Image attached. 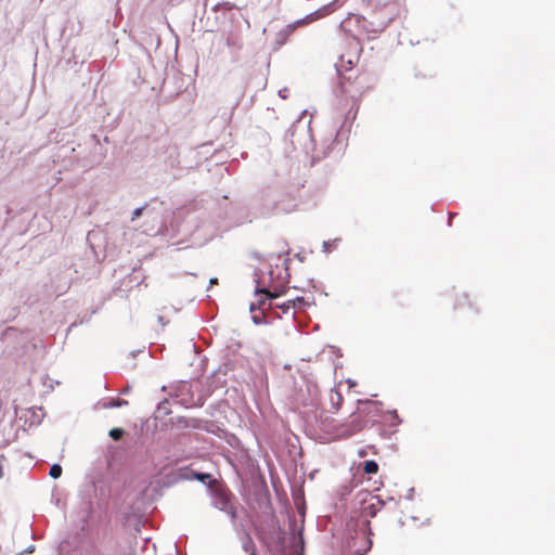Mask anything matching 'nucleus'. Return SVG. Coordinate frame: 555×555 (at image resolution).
<instances>
[{"label": "nucleus", "mask_w": 555, "mask_h": 555, "mask_svg": "<svg viewBox=\"0 0 555 555\" xmlns=\"http://www.w3.org/2000/svg\"><path fill=\"white\" fill-rule=\"evenodd\" d=\"M150 460L156 473L142 490V495L155 502L164 495V489H169L179 482L186 481L185 466L176 467L179 460L170 455L162 456L158 450L151 451Z\"/></svg>", "instance_id": "1"}, {"label": "nucleus", "mask_w": 555, "mask_h": 555, "mask_svg": "<svg viewBox=\"0 0 555 555\" xmlns=\"http://www.w3.org/2000/svg\"><path fill=\"white\" fill-rule=\"evenodd\" d=\"M263 274L264 272L258 268L254 270V275L256 276L254 295L259 296V299L249 305V312L251 313V322L255 325H267L271 324L273 319H281V315L276 313L271 317L270 311L274 309L273 301L284 296L287 292V286L279 284L278 280L274 283H270L271 287L261 284L260 276Z\"/></svg>", "instance_id": "2"}, {"label": "nucleus", "mask_w": 555, "mask_h": 555, "mask_svg": "<svg viewBox=\"0 0 555 555\" xmlns=\"http://www.w3.org/2000/svg\"><path fill=\"white\" fill-rule=\"evenodd\" d=\"M372 530L370 528V520L359 519L350 516L346 520L344 543L346 551L351 555H365L373 545L371 539Z\"/></svg>", "instance_id": "3"}, {"label": "nucleus", "mask_w": 555, "mask_h": 555, "mask_svg": "<svg viewBox=\"0 0 555 555\" xmlns=\"http://www.w3.org/2000/svg\"><path fill=\"white\" fill-rule=\"evenodd\" d=\"M398 9L395 3H384L376 7L369 17L363 20L362 28L369 38H376L396 18Z\"/></svg>", "instance_id": "4"}, {"label": "nucleus", "mask_w": 555, "mask_h": 555, "mask_svg": "<svg viewBox=\"0 0 555 555\" xmlns=\"http://www.w3.org/2000/svg\"><path fill=\"white\" fill-rule=\"evenodd\" d=\"M207 494L210 498L211 506L228 515L232 521L237 518V512L234 505L235 496L223 481H220L216 487L209 489Z\"/></svg>", "instance_id": "5"}, {"label": "nucleus", "mask_w": 555, "mask_h": 555, "mask_svg": "<svg viewBox=\"0 0 555 555\" xmlns=\"http://www.w3.org/2000/svg\"><path fill=\"white\" fill-rule=\"evenodd\" d=\"M86 145L89 149V153L81 155L78 153L75 157L80 163V166L85 169H91L99 166L106 157L107 149L101 142L98 134H91L86 141Z\"/></svg>", "instance_id": "6"}, {"label": "nucleus", "mask_w": 555, "mask_h": 555, "mask_svg": "<svg viewBox=\"0 0 555 555\" xmlns=\"http://www.w3.org/2000/svg\"><path fill=\"white\" fill-rule=\"evenodd\" d=\"M353 509H359L363 515L375 517L386 505L380 495H373L369 490H360L352 501Z\"/></svg>", "instance_id": "7"}, {"label": "nucleus", "mask_w": 555, "mask_h": 555, "mask_svg": "<svg viewBox=\"0 0 555 555\" xmlns=\"http://www.w3.org/2000/svg\"><path fill=\"white\" fill-rule=\"evenodd\" d=\"M178 402L189 409L195 408V384L189 380H180L175 388Z\"/></svg>", "instance_id": "8"}, {"label": "nucleus", "mask_w": 555, "mask_h": 555, "mask_svg": "<svg viewBox=\"0 0 555 555\" xmlns=\"http://www.w3.org/2000/svg\"><path fill=\"white\" fill-rule=\"evenodd\" d=\"M227 199L228 197L224 195L222 203H218L217 211L208 221L218 230H228L231 227L238 225V222L230 220Z\"/></svg>", "instance_id": "9"}, {"label": "nucleus", "mask_w": 555, "mask_h": 555, "mask_svg": "<svg viewBox=\"0 0 555 555\" xmlns=\"http://www.w3.org/2000/svg\"><path fill=\"white\" fill-rule=\"evenodd\" d=\"M220 371V369L216 370L207 378V385L202 384V382L195 383V408L204 406L206 400L212 395L214 383L218 378Z\"/></svg>", "instance_id": "10"}, {"label": "nucleus", "mask_w": 555, "mask_h": 555, "mask_svg": "<svg viewBox=\"0 0 555 555\" xmlns=\"http://www.w3.org/2000/svg\"><path fill=\"white\" fill-rule=\"evenodd\" d=\"M289 251L291 250L287 249L286 251H282V253H278V254L271 253L268 255H262L259 251L255 250V251H251L250 256L254 259H257L259 261L268 262V264H269V270H268L269 283H274L275 280L280 279V274H275V270L273 268V261H279L283 256L288 255ZM274 267L278 268L279 263L274 262Z\"/></svg>", "instance_id": "11"}, {"label": "nucleus", "mask_w": 555, "mask_h": 555, "mask_svg": "<svg viewBox=\"0 0 555 555\" xmlns=\"http://www.w3.org/2000/svg\"><path fill=\"white\" fill-rule=\"evenodd\" d=\"M185 477L186 480H196L206 487V492H209V489L216 487L220 480H217L212 474L206 472H197L192 469L190 466H185Z\"/></svg>", "instance_id": "12"}, {"label": "nucleus", "mask_w": 555, "mask_h": 555, "mask_svg": "<svg viewBox=\"0 0 555 555\" xmlns=\"http://www.w3.org/2000/svg\"><path fill=\"white\" fill-rule=\"evenodd\" d=\"M365 423V420L361 415H354L353 413L352 418L346 424L341 425L340 436L344 438H349L353 436L354 434L359 433L364 428Z\"/></svg>", "instance_id": "13"}, {"label": "nucleus", "mask_w": 555, "mask_h": 555, "mask_svg": "<svg viewBox=\"0 0 555 555\" xmlns=\"http://www.w3.org/2000/svg\"><path fill=\"white\" fill-rule=\"evenodd\" d=\"M298 206V199L296 196L288 194V199L285 201L284 198H279L274 201L272 210L275 214H288Z\"/></svg>", "instance_id": "14"}, {"label": "nucleus", "mask_w": 555, "mask_h": 555, "mask_svg": "<svg viewBox=\"0 0 555 555\" xmlns=\"http://www.w3.org/2000/svg\"><path fill=\"white\" fill-rule=\"evenodd\" d=\"M178 234L179 229L178 225L173 223V219H171L169 224L167 223V220H164L156 232V235L168 240L175 238Z\"/></svg>", "instance_id": "15"}, {"label": "nucleus", "mask_w": 555, "mask_h": 555, "mask_svg": "<svg viewBox=\"0 0 555 555\" xmlns=\"http://www.w3.org/2000/svg\"><path fill=\"white\" fill-rule=\"evenodd\" d=\"M362 478H363L362 476L358 477L357 475H353V477L351 478V480L348 483L343 485L337 492L339 500L346 501L347 498L353 491V489L357 488L362 482Z\"/></svg>", "instance_id": "16"}, {"label": "nucleus", "mask_w": 555, "mask_h": 555, "mask_svg": "<svg viewBox=\"0 0 555 555\" xmlns=\"http://www.w3.org/2000/svg\"><path fill=\"white\" fill-rule=\"evenodd\" d=\"M337 0H335L334 2L332 3H328V4H325L323 7H321L320 9L309 13L306 15V20H308L309 23H312L314 21H318L328 14H331L333 11H334V3L336 2Z\"/></svg>", "instance_id": "17"}, {"label": "nucleus", "mask_w": 555, "mask_h": 555, "mask_svg": "<svg viewBox=\"0 0 555 555\" xmlns=\"http://www.w3.org/2000/svg\"><path fill=\"white\" fill-rule=\"evenodd\" d=\"M294 31L295 29L293 28V25L287 24L283 29H281L276 34L275 44L278 47H282L283 44H285Z\"/></svg>", "instance_id": "18"}, {"label": "nucleus", "mask_w": 555, "mask_h": 555, "mask_svg": "<svg viewBox=\"0 0 555 555\" xmlns=\"http://www.w3.org/2000/svg\"><path fill=\"white\" fill-rule=\"evenodd\" d=\"M292 496H293L295 504L297 505L298 512L301 513L300 504L305 503V494H304L302 487H300V486L292 487Z\"/></svg>", "instance_id": "19"}, {"label": "nucleus", "mask_w": 555, "mask_h": 555, "mask_svg": "<svg viewBox=\"0 0 555 555\" xmlns=\"http://www.w3.org/2000/svg\"><path fill=\"white\" fill-rule=\"evenodd\" d=\"M362 470L366 475H375L378 473V463L374 460H366L362 464Z\"/></svg>", "instance_id": "20"}, {"label": "nucleus", "mask_w": 555, "mask_h": 555, "mask_svg": "<svg viewBox=\"0 0 555 555\" xmlns=\"http://www.w3.org/2000/svg\"><path fill=\"white\" fill-rule=\"evenodd\" d=\"M171 425L177 429H188L190 428L189 425V417L186 416H175L170 418Z\"/></svg>", "instance_id": "21"}, {"label": "nucleus", "mask_w": 555, "mask_h": 555, "mask_svg": "<svg viewBox=\"0 0 555 555\" xmlns=\"http://www.w3.org/2000/svg\"><path fill=\"white\" fill-rule=\"evenodd\" d=\"M312 300L310 301L308 298H305V297H301V296H298L296 297L295 299H292V301H294V310H304L306 309L308 306H310L311 304L314 302V297L311 298Z\"/></svg>", "instance_id": "22"}, {"label": "nucleus", "mask_w": 555, "mask_h": 555, "mask_svg": "<svg viewBox=\"0 0 555 555\" xmlns=\"http://www.w3.org/2000/svg\"><path fill=\"white\" fill-rule=\"evenodd\" d=\"M189 425H190V428H192V429L208 430V426L206 424V420L196 418V417H189Z\"/></svg>", "instance_id": "23"}, {"label": "nucleus", "mask_w": 555, "mask_h": 555, "mask_svg": "<svg viewBox=\"0 0 555 555\" xmlns=\"http://www.w3.org/2000/svg\"><path fill=\"white\" fill-rule=\"evenodd\" d=\"M289 262H291L289 258H285L283 260L284 276H282V274L279 273L280 274V279H278V283L279 284H284L286 286V284L289 281V278H291V274H289Z\"/></svg>", "instance_id": "24"}, {"label": "nucleus", "mask_w": 555, "mask_h": 555, "mask_svg": "<svg viewBox=\"0 0 555 555\" xmlns=\"http://www.w3.org/2000/svg\"><path fill=\"white\" fill-rule=\"evenodd\" d=\"M352 68V62L351 61H344V56L340 57L339 63L335 64V69L338 76H343L344 72H348Z\"/></svg>", "instance_id": "25"}, {"label": "nucleus", "mask_w": 555, "mask_h": 555, "mask_svg": "<svg viewBox=\"0 0 555 555\" xmlns=\"http://www.w3.org/2000/svg\"><path fill=\"white\" fill-rule=\"evenodd\" d=\"M464 305H466L469 309L474 310L475 313L478 312V310L474 308V305L469 300L468 294H466V293H464L462 295V297L456 300V302L454 304V308L457 309V308H460V307H462Z\"/></svg>", "instance_id": "26"}, {"label": "nucleus", "mask_w": 555, "mask_h": 555, "mask_svg": "<svg viewBox=\"0 0 555 555\" xmlns=\"http://www.w3.org/2000/svg\"><path fill=\"white\" fill-rule=\"evenodd\" d=\"M127 404H128L127 400L118 399V398H111L107 402H105L103 404V406L105 409H115V408H120V406H124Z\"/></svg>", "instance_id": "27"}, {"label": "nucleus", "mask_w": 555, "mask_h": 555, "mask_svg": "<svg viewBox=\"0 0 555 555\" xmlns=\"http://www.w3.org/2000/svg\"><path fill=\"white\" fill-rule=\"evenodd\" d=\"M339 242H340L339 237L334 238V240L324 241L323 244H322L323 251L324 253H331L332 250L337 248V245H338Z\"/></svg>", "instance_id": "28"}, {"label": "nucleus", "mask_w": 555, "mask_h": 555, "mask_svg": "<svg viewBox=\"0 0 555 555\" xmlns=\"http://www.w3.org/2000/svg\"><path fill=\"white\" fill-rule=\"evenodd\" d=\"M62 473H63V468L60 464L54 463L50 466L49 476L52 479H59L62 476Z\"/></svg>", "instance_id": "29"}, {"label": "nucleus", "mask_w": 555, "mask_h": 555, "mask_svg": "<svg viewBox=\"0 0 555 555\" xmlns=\"http://www.w3.org/2000/svg\"><path fill=\"white\" fill-rule=\"evenodd\" d=\"M92 512H93V507H92V503L91 501L88 502V506H87V513L86 515L82 517V525H81V530L83 531L85 528L88 526L89 524V520L90 518L92 517Z\"/></svg>", "instance_id": "30"}, {"label": "nucleus", "mask_w": 555, "mask_h": 555, "mask_svg": "<svg viewBox=\"0 0 555 555\" xmlns=\"http://www.w3.org/2000/svg\"><path fill=\"white\" fill-rule=\"evenodd\" d=\"M125 435V429L121 428V427H113L112 429H109L108 431V436L113 439V440H119L121 439V437Z\"/></svg>", "instance_id": "31"}, {"label": "nucleus", "mask_w": 555, "mask_h": 555, "mask_svg": "<svg viewBox=\"0 0 555 555\" xmlns=\"http://www.w3.org/2000/svg\"><path fill=\"white\" fill-rule=\"evenodd\" d=\"M275 308H279L282 311V313L286 314L292 309L294 310V301H292V299H291V300H287V301L279 304V305L274 304V309Z\"/></svg>", "instance_id": "32"}, {"label": "nucleus", "mask_w": 555, "mask_h": 555, "mask_svg": "<svg viewBox=\"0 0 555 555\" xmlns=\"http://www.w3.org/2000/svg\"><path fill=\"white\" fill-rule=\"evenodd\" d=\"M388 414L391 417V420H390L391 427H397L398 425H400L402 423V420L400 418L397 410H391L388 412Z\"/></svg>", "instance_id": "33"}, {"label": "nucleus", "mask_w": 555, "mask_h": 555, "mask_svg": "<svg viewBox=\"0 0 555 555\" xmlns=\"http://www.w3.org/2000/svg\"><path fill=\"white\" fill-rule=\"evenodd\" d=\"M147 208H149L147 203H144L142 206L134 208L132 211L131 220L133 221V220L140 218L143 215V211L146 210Z\"/></svg>", "instance_id": "34"}, {"label": "nucleus", "mask_w": 555, "mask_h": 555, "mask_svg": "<svg viewBox=\"0 0 555 555\" xmlns=\"http://www.w3.org/2000/svg\"><path fill=\"white\" fill-rule=\"evenodd\" d=\"M206 424L208 426V430H205L206 433L216 435L220 429L219 425L215 421H206Z\"/></svg>", "instance_id": "35"}, {"label": "nucleus", "mask_w": 555, "mask_h": 555, "mask_svg": "<svg viewBox=\"0 0 555 555\" xmlns=\"http://www.w3.org/2000/svg\"><path fill=\"white\" fill-rule=\"evenodd\" d=\"M295 134V124H292L285 131H284V134H283V139L285 141H288V140H292V138L294 137Z\"/></svg>", "instance_id": "36"}, {"label": "nucleus", "mask_w": 555, "mask_h": 555, "mask_svg": "<svg viewBox=\"0 0 555 555\" xmlns=\"http://www.w3.org/2000/svg\"><path fill=\"white\" fill-rule=\"evenodd\" d=\"M98 312V309H94L91 311V313L88 315V317H82L79 321H75L74 323H72L69 330L74 326H77L78 324H83V323H87L90 321L91 319V315L96 313Z\"/></svg>", "instance_id": "37"}, {"label": "nucleus", "mask_w": 555, "mask_h": 555, "mask_svg": "<svg viewBox=\"0 0 555 555\" xmlns=\"http://www.w3.org/2000/svg\"><path fill=\"white\" fill-rule=\"evenodd\" d=\"M70 544L68 541H62L57 546V555H63L69 548Z\"/></svg>", "instance_id": "38"}, {"label": "nucleus", "mask_w": 555, "mask_h": 555, "mask_svg": "<svg viewBox=\"0 0 555 555\" xmlns=\"http://www.w3.org/2000/svg\"><path fill=\"white\" fill-rule=\"evenodd\" d=\"M307 24H310V23L308 22V20H306V16L298 18L295 22L291 23V25H293L294 29H296L299 26L307 25Z\"/></svg>", "instance_id": "39"}, {"label": "nucleus", "mask_w": 555, "mask_h": 555, "mask_svg": "<svg viewBox=\"0 0 555 555\" xmlns=\"http://www.w3.org/2000/svg\"><path fill=\"white\" fill-rule=\"evenodd\" d=\"M359 403L363 404L364 406H378L382 405V402L379 401H372V400H364V401H358Z\"/></svg>", "instance_id": "40"}, {"label": "nucleus", "mask_w": 555, "mask_h": 555, "mask_svg": "<svg viewBox=\"0 0 555 555\" xmlns=\"http://www.w3.org/2000/svg\"><path fill=\"white\" fill-rule=\"evenodd\" d=\"M168 401L167 400H164L163 402L159 403L158 408H157V411L158 412H163L164 414H168L169 411H168Z\"/></svg>", "instance_id": "41"}, {"label": "nucleus", "mask_w": 555, "mask_h": 555, "mask_svg": "<svg viewBox=\"0 0 555 555\" xmlns=\"http://www.w3.org/2000/svg\"><path fill=\"white\" fill-rule=\"evenodd\" d=\"M160 350H162V347H159V346L154 347L153 345H151L149 348V354H150V357H155L156 352H158Z\"/></svg>", "instance_id": "42"}, {"label": "nucleus", "mask_w": 555, "mask_h": 555, "mask_svg": "<svg viewBox=\"0 0 555 555\" xmlns=\"http://www.w3.org/2000/svg\"><path fill=\"white\" fill-rule=\"evenodd\" d=\"M221 7H224L225 9L230 10V9H232V8H233V4H231V3H229V2H225V3H223V4H221V3H217L216 5H214L212 10H214V11H217V10H219V8H221Z\"/></svg>", "instance_id": "43"}, {"label": "nucleus", "mask_w": 555, "mask_h": 555, "mask_svg": "<svg viewBox=\"0 0 555 555\" xmlns=\"http://www.w3.org/2000/svg\"><path fill=\"white\" fill-rule=\"evenodd\" d=\"M90 248H91V250H92V253H93V255H94L95 259H96L98 261H100V256H99L98 251L95 250L94 245H93V244H90ZM104 258H105V254H103V255H102L101 260H104Z\"/></svg>", "instance_id": "44"}, {"label": "nucleus", "mask_w": 555, "mask_h": 555, "mask_svg": "<svg viewBox=\"0 0 555 555\" xmlns=\"http://www.w3.org/2000/svg\"><path fill=\"white\" fill-rule=\"evenodd\" d=\"M279 96L281 99H286L288 96V89L287 88H283V89L279 90Z\"/></svg>", "instance_id": "45"}, {"label": "nucleus", "mask_w": 555, "mask_h": 555, "mask_svg": "<svg viewBox=\"0 0 555 555\" xmlns=\"http://www.w3.org/2000/svg\"><path fill=\"white\" fill-rule=\"evenodd\" d=\"M414 488H410L405 494V499L409 500V501H412L413 500V496H414Z\"/></svg>", "instance_id": "46"}, {"label": "nucleus", "mask_w": 555, "mask_h": 555, "mask_svg": "<svg viewBox=\"0 0 555 555\" xmlns=\"http://www.w3.org/2000/svg\"><path fill=\"white\" fill-rule=\"evenodd\" d=\"M215 411H216V406L210 404L207 409H206V413L209 415V416H214L215 415Z\"/></svg>", "instance_id": "47"}, {"label": "nucleus", "mask_w": 555, "mask_h": 555, "mask_svg": "<svg viewBox=\"0 0 555 555\" xmlns=\"http://www.w3.org/2000/svg\"><path fill=\"white\" fill-rule=\"evenodd\" d=\"M359 457H365L367 455V450L365 448H360L358 450Z\"/></svg>", "instance_id": "48"}, {"label": "nucleus", "mask_w": 555, "mask_h": 555, "mask_svg": "<svg viewBox=\"0 0 555 555\" xmlns=\"http://www.w3.org/2000/svg\"><path fill=\"white\" fill-rule=\"evenodd\" d=\"M34 551H35V545H29V546L24 551V553H26V554H30V553H33Z\"/></svg>", "instance_id": "49"}, {"label": "nucleus", "mask_w": 555, "mask_h": 555, "mask_svg": "<svg viewBox=\"0 0 555 555\" xmlns=\"http://www.w3.org/2000/svg\"><path fill=\"white\" fill-rule=\"evenodd\" d=\"M347 384H348V386H349V387H353V386H356V385H357V382H356V380H353V379H351V378H348V379H347Z\"/></svg>", "instance_id": "50"}, {"label": "nucleus", "mask_w": 555, "mask_h": 555, "mask_svg": "<svg viewBox=\"0 0 555 555\" xmlns=\"http://www.w3.org/2000/svg\"><path fill=\"white\" fill-rule=\"evenodd\" d=\"M140 352H142V350H132L129 354L132 357V358H135Z\"/></svg>", "instance_id": "51"}, {"label": "nucleus", "mask_w": 555, "mask_h": 555, "mask_svg": "<svg viewBox=\"0 0 555 555\" xmlns=\"http://www.w3.org/2000/svg\"><path fill=\"white\" fill-rule=\"evenodd\" d=\"M295 257L300 261V262H304L305 261V256H302L300 253L296 254Z\"/></svg>", "instance_id": "52"}, {"label": "nucleus", "mask_w": 555, "mask_h": 555, "mask_svg": "<svg viewBox=\"0 0 555 555\" xmlns=\"http://www.w3.org/2000/svg\"><path fill=\"white\" fill-rule=\"evenodd\" d=\"M343 134H344V129H343V128H340V129H339V130H337V132H336V140H338V139H339V137H340V135H343Z\"/></svg>", "instance_id": "53"}, {"label": "nucleus", "mask_w": 555, "mask_h": 555, "mask_svg": "<svg viewBox=\"0 0 555 555\" xmlns=\"http://www.w3.org/2000/svg\"><path fill=\"white\" fill-rule=\"evenodd\" d=\"M218 283V279L217 278H211L209 280V286L214 285V284H217Z\"/></svg>", "instance_id": "54"}, {"label": "nucleus", "mask_w": 555, "mask_h": 555, "mask_svg": "<svg viewBox=\"0 0 555 555\" xmlns=\"http://www.w3.org/2000/svg\"><path fill=\"white\" fill-rule=\"evenodd\" d=\"M262 489H263L264 494H266L267 496H269L270 494H269V490H268V487H267V485H266V483H263Z\"/></svg>", "instance_id": "55"}, {"label": "nucleus", "mask_w": 555, "mask_h": 555, "mask_svg": "<svg viewBox=\"0 0 555 555\" xmlns=\"http://www.w3.org/2000/svg\"><path fill=\"white\" fill-rule=\"evenodd\" d=\"M385 501H386V503H387V502H395V503H397V501H396V499H395L393 496H389V498H387V500H385Z\"/></svg>", "instance_id": "56"}, {"label": "nucleus", "mask_w": 555, "mask_h": 555, "mask_svg": "<svg viewBox=\"0 0 555 555\" xmlns=\"http://www.w3.org/2000/svg\"><path fill=\"white\" fill-rule=\"evenodd\" d=\"M379 435H380L382 437H384V438H389V436L387 435V433H386L385 430H382V431L379 433Z\"/></svg>", "instance_id": "57"}, {"label": "nucleus", "mask_w": 555, "mask_h": 555, "mask_svg": "<svg viewBox=\"0 0 555 555\" xmlns=\"http://www.w3.org/2000/svg\"><path fill=\"white\" fill-rule=\"evenodd\" d=\"M11 212H12V209H11L10 207H7V209H5V215H7V216H10V215H11Z\"/></svg>", "instance_id": "58"}, {"label": "nucleus", "mask_w": 555, "mask_h": 555, "mask_svg": "<svg viewBox=\"0 0 555 555\" xmlns=\"http://www.w3.org/2000/svg\"><path fill=\"white\" fill-rule=\"evenodd\" d=\"M158 321H159L162 324H165V323H164V317L159 315V317H158Z\"/></svg>", "instance_id": "59"}, {"label": "nucleus", "mask_w": 555, "mask_h": 555, "mask_svg": "<svg viewBox=\"0 0 555 555\" xmlns=\"http://www.w3.org/2000/svg\"><path fill=\"white\" fill-rule=\"evenodd\" d=\"M369 448L372 449L374 453H377L375 446H370Z\"/></svg>", "instance_id": "60"}, {"label": "nucleus", "mask_w": 555, "mask_h": 555, "mask_svg": "<svg viewBox=\"0 0 555 555\" xmlns=\"http://www.w3.org/2000/svg\"><path fill=\"white\" fill-rule=\"evenodd\" d=\"M333 408L335 409V411H338V409H339L338 404H335V403H333Z\"/></svg>", "instance_id": "61"}, {"label": "nucleus", "mask_w": 555, "mask_h": 555, "mask_svg": "<svg viewBox=\"0 0 555 555\" xmlns=\"http://www.w3.org/2000/svg\"><path fill=\"white\" fill-rule=\"evenodd\" d=\"M298 539H299L301 542H304L302 533H299Z\"/></svg>", "instance_id": "62"}, {"label": "nucleus", "mask_w": 555, "mask_h": 555, "mask_svg": "<svg viewBox=\"0 0 555 555\" xmlns=\"http://www.w3.org/2000/svg\"><path fill=\"white\" fill-rule=\"evenodd\" d=\"M451 224H452V219L448 218V225L451 227Z\"/></svg>", "instance_id": "63"}, {"label": "nucleus", "mask_w": 555, "mask_h": 555, "mask_svg": "<svg viewBox=\"0 0 555 555\" xmlns=\"http://www.w3.org/2000/svg\"><path fill=\"white\" fill-rule=\"evenodd\" d=\"M103 141L107 143V142H108V138L105 135V137L103 138Z\"/></svg>", "instance_id": "64"}]
</instances>
